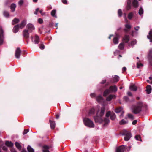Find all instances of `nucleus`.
<instances>
[{"label":"nucleus","mask_w":152,"mask_h":152,"mask_svg":"<svg viewBox=\"0 0 152 152\" xmlns=\"http://www.w3.org/2000/svg\"><path fill=\"white\" fill-rule=\"evenodd\" d=\"M143 106V103L142 102H138L136 105L132 106V112L136 114L139 113L141 111Z\"/></svg>","instance_id":"nucleus-1"},{"label":"nucleus","mask_w":152,"mask_h":152,"mask_svg":"<svg viewBox=\"0 0 152 152\" xmlns=\"http://www.w3.org/2000/svg\"><path fill=\"white\" fill-rule=\"evenodd\" d=\"M83 121L86 126L91 128H94V124L93 121L88 118H84Z\"/></svg>","instance_id":"nucleus-2"},{"label":"nucleus","mask_w":152,"mask_h":152,"mask_svg":"<svg viewBox=\"0 0 152 152\" xmlns=\"http://www.w3.org/2000/svg\"><path fill=\"white\" fill-rule=\"evenodd\" d=\"M28 32V30L25 29L23 31V36L25 38L27 39L26 41L27 43H28V41L27 39H29V35Z\"/></svg>","instance_id":"nucleus-3"},{"label":"nucleus","mask_w":152,"mask_h":152,"mask_svg":"<svg viewBox=\"0 0 152 152\" xmlns=\"http://www.w3.org/2000/svg\"><path fill=\"white\" fill-rule=\"evenodd\" d=\"M101 117L102 116H100L99 114V112H98L96 114V115L94 117L95 122H102L103 120Z\"/></svg>","instance_id":"nucleus-4"},{"label":"nucleus","mask_w":152,"mask_h":152,"mask_svg":"<svg viewBox=\"0 0 152 152\" xmlns=\"http://www.w3.org/2000/svg\"><path fill=\"white\" fill-rule=\"evenodd\" d=\"M31 39L32 41L35 44H38L40 41V39L38 36L36 35L34 37V40L33 41V37H31Z\"/></svg>","instance_id":"nucleus-5"},{"label":"nucleus","mask_w":152,"mask_h":152,"mask_svg":"<svg viewBox=\"0 0 152 152\" xmlns=\"http://www.w3.org/2000/svg\"><path fill=\"white\" fill-rule=\"evenodd\" d=\"M115 34L116 36L113 38V42L115 44H118V40L120 37V36L118 33L115 32Z\"/></svg>","instance_id":"nucleus-6"},{"label":"nucleus","mask_w":152,"mask_h":152,"mask_svg":"<svg viewBox=\"0 0 152 152\" xmlns=\"http://www.w3.org/2000/svg\"><path fill=\"white\" fill-rule=\"evenodd\" d=\"M26 28L27 29V30H28V31L30 33L32 32L35 29L34 25L31 23H29L27 25Z\"/></svg>","instance_id":"nucleus-7"},{"label":"nucleus","mask_w":152,"mask_h":152,"mask_svg":"<svg viewBox=\"0 0 152 152\" xmlns=\"http://www.w3.org/2000/svg\"><path fill=\"white\" fill-rule=\"evenodd\" d=\"M21 53V51L20 48H17L16 50L15 53V56L17 58L19 59L20 58Z\"/></svg>","instance_id":"nucleus-8"},{"label":"nucleus","mask_w":152,"mask_h":152,"mask_svg":"<svg viewBox=\"0 0 152 152\" xmlns=\"http://www.w3.org/2000/svg\"><path fill=\"white\" fill-rule=\"evenodd\" d=\"M124 145H121L117 148L116 152H124Z\"/></svg>","instance_id":"nucleus-9"},{"label":"nucleus","mask_w":152,"mask_h":152,"mask_svg":"<svg viewBox=\"0 0 152 152\" xmlns=\"http://www.w3.org/2000/svg\"><path fill=\"white\" fill-rule=\"evenodd\" d=\"M26 24V20H23L21 23L20 24H18L19 25L20 28H23Z\"/></svg>","instance_id":"nucleus-10"},{"label":"nucleus","mask_w":152,"mask_h":152,"mask_svg":"<svg viewBox=\"0 0 152 152\" xmlns=\"http://www.w3.org/2000/svg\"><path fill=\"white\" fill-rule=\"evenodd\" d=\"M129 37L128 35H125L123 38V41L125 43H127L129 41Z\"/></svg>","instance_id":"nucleus-11"},{"label":"nucleus","mask_w":152,"mask_h":152,"mask_svg":"<svg viewBox=\"0 0 152 152\" xmlns=\"http://www.w3.org/2000/svg\"><path fill=\"white\" fill-rule=\"evenodd\" d=\"M49 121L50 124V126L51 129H54L55 128L56 126L55 122L51 120H50Z\"/></svg>","instance_id":"nucleus-12"},{"label":"nucleus","mask_w":152,"mask_h":152,"mask_svg":"<svg viewBox=\"0 0 152 152\" xmlns=\"http://www.w3.org/2000/svg\"><path fill=\"white\" fill-rule=\"evenodd\" d=\"M20 28V27L19 26V25H15L13 27V28L12 30V31L14 33H16L18 31L19 29Z\"/></svg>","instance_id":"nucleus-13"},{"label":"nucleus","mask_w":152,"mask_h":152,"mask_svg":"<svg viewBox=\"0 0 152 152\" xmlns=\"http://www.w3.org/2000/svg\"><path fill=\"white\" fill-rule=\"evenodd\" d=\"M51 147L47 145H44L43 146V152H50L48 149Z\"/></svg>","instance_id":"nucleus-14"},{"label":"nucleus","mask_w":152,"mask_h":152,"mask_svg":"<svg viewBox=\"0 0 152 152\" xmlns=\"http://www.w3.org/2000/svg\"><path fill=\"white\" fill-rule=\"evenodd\" d=\"M117 88L116 86H111L109 88L110 92H115L117 91Z\"/></svg>","instance_id":"nucleus-15"},{"label":"nucleus","mask_w":152,"mask_h":152,"mask_svg":"<svg viewBox=\"0 0 152 152\" xmlns=\"http://www.w3.org/2000/svg\"><path fill=\"white\" fill-rule=\"evenodd\" d=\"M151 87L149 85H148L146 87V91L147 94H149L151 91Z\"/></svg>","instance_id":"nucleus-16"},{"label":"nucleus","mask_w":152,"mask_h":152,"mask_svg":"<svg viewBox=\"0 0 152 152\" xmlns=\"http://www.w3.org/2000/svg\"><path fill=\"white\" fill-rule=\"evenodd\" d=\"M116 96L114 95H110L108 96L107 97L106 100L107 101H110L113 98H115Z\"/></svg>","instance_id":"nucleus-17"},{"label":"nucleus","mask_w":152,"mask_h":152,"mask_svg":"<svg viewBox=\"0 0 152 152\" xmlns=\"http://www.w3.org/2000/svg\"><path fill=\"white\" fill-rule=\"evenodd\" d=\"M105 110L104 107H101V111L99 113V114L100 116L102 117L104 114V112Z\"/></svg>","instance_id":"nucleus-18"},{"label":"nucleus","mask_w":152,"mask_h":152,"mask_svg":"<svg viewBox=\"0 0 152 152\" xmlns=\"http://www.w3.org/2000/svg\"><path fill=\"white\" fill-rule=\"evenodd\" d=\"M130 89L132 91H136L137 89V88L134 85H131L130 86Z\"/></svg>","instance_id":"nucleus-19"},{"label":"nucleus","mask_w":152,"mask_h":152,"mask_svg":"<svg viewBox=\"0 0 152 152\" xmlns=\"http://www.w3.org/2000/svg\"><path fill=\"white\" fill-rule=\"evenodd\" d=\"M104 126H107L108 125V124L109 123L110 121L108 118H105L104 119Z\"/></svg>","instance_id":"nucleus-20"},{"label":"nucleus","mask_w":152,"mask_h":152,"mask_svg":"<svg viewBox=\"0 0 152 152\" xmlns=\"http://www.w3.org/2000/svg\"><path fill=\"white\" fill-rule=\"evenodd\" d=\"M149 35L147 36L148 39L150 40V41L152 42V30H151L149 31Z\"/></svg>","instance_id":"nucleus-21"},{"label":"nucleus","mask_w":152,"mask_h":152,"mask_svg":"<svg viewBox=\"0 0 152 152\" xmlns=\"http://www.w3.org/2000/svg\"><path fill=\"white\" fill-rule=\"evenodd\" d=\"M19 21L20 20L19 19L15 18L12 20V25H15L18 23Z\"/></svg>","instance_id":"nucleus-22"},{"label":"nucleus","mask_w":152,"mask_h":152,"mask_svg":"<svg viewBox=\"0 0 152 152\" xmlns=\"http://www.w3.org/2000/svg\"><path fill=\"white\" fill-rule=\"evenodd\" d=\"M132 4L135 8H137L138 5V2L137 0H133Z\"/></svg>","instance_id":"nucleus-23"},{"label":"nucleus","mask_w":152,"mask_h":152,"mask_svg":"<svg viewBox=\"0 0 152 152\" xmlns=\"http://www.w3.org/2000/svg\"><path fill=\"white\" fill-rule=\"evenodd\" d=\"M5 144L8 147H12L13 146V143L11 141H6Z\"/></svg>","instance_id":"nucleus-24"},{"label":"nucleus","mask_w":152,"mask_h":152,"mask_svg":"<svg viewBox=\"0 0 152 152\" xmlns=\"http://www.w3.org/2000/svg\"><path fill=\"white\" fill-rule=\"evenodd\" d=\"M110 90L109 89H106L104 91L103 93V96L104 97H106L107 95L110 93Z\"/></svg>","instance_id":"nucleus-25"},{"label":"nucleus","mask_w":152,"mask_h":152,"mask_svg":"<svg viewBox=\"0 0 152 152\" xmlns=\"http://www.w3.org/2000/svg\"><path fill=\"white\" fill-rule=\"evenodd\" d=\"M148 58L150 62L152 61V50L149 51V53L148 55Z\"/></svg>","instance_id":"nucleus-26"},{"label":"nucleus","mask_w":152,"mask_h":152,"mask_svg":"<svg viewBox=\"0 0 152 152\" xmlns=\"http://www.w3.org/2000/svg\"><path fill=\"white\" fill-rule=\"evenodd\" d=\"M16 7V5L15 4L13 3L11 5L10 8L12 12L15 11V9Z\"/></svg>","instance_id":"nucleus-27"},{"label":"nucleus","mask_w":152,"mask_h":152,"mask_svg":"<svg viewBox=\"0 0 152 152\" xmlns=\"http://www.w3.org/2000/svg\"><path fill=\"white\" fill-rule=\"evenodd\" d=\"M15 145L16 147L19 150H20L21 149V146L20 144L18 142H16L15 143Z\"/></svg>","instance_id":"nucleus-28"},{"label":"nucleus","mask_w":152,"mask_h":152,"mask_svg":"<svg viewBox=\"0 0 152 152\" xmlns=\"http://www.w3.org/2000/svg\"><path fill=\"white\" fill-rule=\"evenodd\" d=\"M124 138V140L126 141H127L129 140L131 137V134L125 135Z\"/></svg>","instance_id":"nucleus-29"},{"label":"nucleus","mask_w":152,"mask_h":152,"mask_svg":"<svg viewBox=\"0 0 152 152\" xmlns=\"http://www.w3.org/2000/svg\"><path fill=\"white\" fill-rule=\"evenodd\" d=\"M115 118L116 115L115 113L113 112H112L110 117V119L112 120H113L115 119Z\"/></svg>","instance_id":"nucleus-30"},{"label":"nucleus","mask_w":152,"mask_h":152,"mask_svg":"<svg viewBox=\"0 0 152 152\" xmlns=\"http://www.w3.org/2000/svg\"><path fill=\"white\" fill-rule=\"evenodd\" d=\"M113 79L114 82H117L119 81V77L117 75H115Z\"/></svg>","instance_id":"nucleus-31"},{"label":"nucleus","mask_w":152,"mask_h":152,"mask_svg":"<svg viewBox=\"0 0 152 152\" xmlns=\"http://www.w3.org/2000/svg\"><path fill=\"white\" fill-rule=\"evenodd\" d=\"M0 37H4V35L3 34L4 31L2 29V28L1 26H0Z\"/></svg>","instance_id":"nucleus-32"},{"label":"nucleus","mask_w":152,"mask_h":152,"mask_svg":"<svg viewBox=\"0 0 152 152\" xmlns=\"http://www.w3.org/2000/svg\"><path fill=\"white\" fill-rule=\"evenodd\" d=\"M27 149L28 152H34V151L33 149L30 145H28V146Z\"/></svg>","instance_id":"nucleus-33"},{"label":"nucleus","mask_w":152,"mask_h":152,"mask_svg":"<svg viewBox=\"0 0 152 152\" xmlns=\"http://www.w3.org/2000/svg\"><path fill=\"white\" fill-rule=\"evenodd\" d=\"M4 15L6 17L8 18L9 16V14L8 11H4L3 12Z\"/></svg>","instance_id":"nucleus-34"},{"label":"nucleus","mask_w":152,"mask_h":152,"mask_svg":"<svg viewBox=\"0 0 152 152\" xmlns=\"http://www.w3.org/2000/svg\"><path fill=\"white\" fill-rule=\"evenodd\" d=\"M135 138L137 140H139L140 141H142V140L141 139L140 135H136L135 136Z\"/></svg>","instance_id":"nucleus-35"},{"label":"nucleus","mask_w":152,"mask_h":152,"mask_svg":"<svg viewBox=\"0 0 152 152\" xmlns=\"http://www.w3.org/2000/svg\"><path fill=\"white\" fill-rule=\"evenodd\" d=\"M130 134H131L130 132H128L126 130H124L122 132V134L123 135H126Z\"/></svg>","instance_id":"nucleus-36"},{"label":"nucleus","mask_w":152,"mask_h":152,"mask_svg":"<svg viewBox=\"0 0 152 152\" xmlns=\"http://www.w3.org/2000/svg\"><path fill=\"white\" fill-rule=\"evenodd\" d=\"M124 100L126 102H130L131 101L129 99V98L127 96H125L123 98Z\"/></svg>","instance_id":"nucleus-37"},{"label":"nucleus","mask_w":152,"mask_h":152,"mask_svg":"<svg viewBox=\"0 0 152 152\" xmlns=\"http://www.w3.org/2000/svg\"><path fill=\"white\" fill-rule=\"evenodd\" d=\"M122 110V108L121 107H120L116 108L115 110V111L116 113H119Z\"/></svg>","instance_id":"nucleus-38"},{"label":"nucleus","mask_w":152,"mask_h":152,"mask_svg":"<svg viewBox=\"0 0 152 152\" xmlns=\"http://www.w3.org/2000/svg\"><path fill=\"white\" fill-rule=\"evenodd\" d=\"M124 47V44L123 43H121L118 46V48L122 50H123Z\"/></svg>","instance_id":"nucleus-39"},{"label":"nucleus","mask_w":152,"mask_h":152,"mask_svg":"<svg viewBox=\"0 0 152 152\" xmlns=\"http://www.w3.org/2000/svg\"><path fill=\"white\" fill-rule=\"evenodd\" d=\"M96 99L98 102H99L102 100V97L101 95H99L96 97Z\"/></svg>","instance_id":"nucleus-40"},{"label":"nucleus","mask_w":152,"mask_h":152,"mask_svg":"<svg viewBox=\"0 0 152 152\" xmlns=\"http://www.w3.org/2000/svg\"><path fill=\"white\" fill-rule=\"evenodd\" d=\"M127 123V122L123 119L121 121L119 122V124L120 125H124Z\"/></svg>","instance_id":"nucleus-41"},{"label":"nucleus","mask_w":152,"mask_h":152,"mask_svg":"<svg viewBox=\"0 0 152 152\" xmlns=\"http://www.w3.org/2000/svg\"><path fill=\"white\" fill-rule=\"evenodd\" d=\"M56 13V10H52L51 12V15L54 17H56V15H55Z\"/></svg>","instance_id":"nucleus-42"},{"label":"nucleus","mask_w":152,"mask_h":152,"mask_svg":"<svg viewBox=\"0 0 152 152\" xmlns=\"http://www.w3.org/2000/svg\"><path fill=\"white\" fill-rule=\"evenodd\" d=\"M39 47L42 50L44 49L45 48V46L42 42H41V43L39 45Z\"/></svg>","instance_id":"nucleus-43"},{"label":"nucleus","mask_w":152,"mask_h":152,"mask_svg":"<svg viewBox=\"0 0 152 152\" xmlns=\"http://www.w3.org/2000/svg\"><path fill=\"white\" fill-rule=\"evenodd\" d=\"M122 12L121 9H119L118 10V15L119 17L122 16Z\"/></svg>","instance_id":"nucleus-44"},{"label":"nucleus","mask_w":152,"mask_h":152,"mask_svg":"<svg viewBox=\"0 0 152 152\" xmlns=\"http://www.w3.org/2000/svg\"><path fill=\"white\" fill-rule=\"evenodd\" d=\"M143 11L142 8V7H140L139 11V14L141 15L143 14Z\"/></svg>","instance_id":"nucleus-45"},{"label":"nucleus","mask_w":152,"mask_h":152,"mask_svg":"<svg viewBox=\"0 0 152 152\" xmlns=\"http://www.w3.org/2000/svg\"><path fill=\"white\" fill-rule=\"evenodd\" d=\"M128 117L130 119L132 120L134 119V116L133 115L131 114H128Z\"/></svg>","instance_id":"nucleus-46"},{"label":"nucleus","mask_w":152,"mask_h":152,"mask_svg":"<svg viewBox=\"0 0 152 152\" xmlns=\"http://www.w3.org/2000/svg\"><path fill=\"white\" fill-rule=\"evenodd\" d=\"M95 109L94 108H91L89 111V114H93L95 112Z\"/></svg>","instance_id":"nucleus-47"},{"label":"nucleus","mask_w":152,"mask_h":152,"mask_svg":"<svg viewBox=\"0 0 152 152\" xmlns=\"http://www.w3.org/2000/svg\"><path fill=\"white\" fill-rule=\"evenodd\" d=\"M137 42V41L136 40H133L131 41L130 44L131 46H133L135 45Z\"/></svg>","instance_id":"nucleus-48"},{"label":"nucleus","mask_w":152,"mask_h":152,"mask_svg":"<svg viewBox=\"0 0 152 152\" xmlns=\"http://www.w3.org/2000/svg\"><path fill=\"white\" fill-rule=\"evenodd\" d=\"M133 16V14L132 13L130 12L128 14V18L129 19H131L132 18Z\"/></svg>","instance_id":"nucleus-49"},{"label":"nucleus","mask_w":152,"mask_h":152,"mask_svg":"<svg viewBox=\"0 0 152 152\" xmlns=\"http://www.w3.org/2000/svg\"><path fill=\"white\" fill-rule=\"evenodd\" d=\"M125 27L126 28L128 29L129 30L130 29L131 27V26L129 24H126L125 25Z\"/></svg>","instance_id":"nucleus-50"},{"label":"nucleus","mask_w":152,"mask_h":152,"mask_svg":"<svg viewBox=\"0 0 152 152\" xmlns=\"http://www.w3.org/2000/svg\"><path fill=\"white\" fill-rule=\"evenodd\" d=\"M111 112L110 111H108L106 114V116L107 117H108L109 116L110 117V115H111Z\"/></svg>","instance_id":"nucleus-51"},{"label":"nucleus","mask_w":152,"mask_h":152,"mask_svg":"<svg viewBox=\"0 0 152 152\" xmlns=\"http://www.w3.org/2000/svg\"><path fill=\"white\" fill-rule=\"evenodd\" d=\"M143 66L142 64L141 63H139L137 62V67L138 68H140V67Z\"/></svg>","instance_id":"nucleus-52"},{"label":"nucleus","mask_w":152,"mask_h":152,"mask_svg":"<svg viewBox=\"0 0 152 152\" xmlns=\"http://www.w3.org/2000/svg\"><path fill=\"white\" fill-rule=\"evenodd\" d=\"M29 130V129H24L23 133V134L25 135L28 132Z\"/></svg>","instance_id":"nucleus-53"},{"label":"nucleus","mask_w":152,"mask_h":152,"mask_svg":"<svg viewBox=\"0 0 152 152\" xmlns=\"http://www.w3.org/2000/svg\"><path fill=\"white\" fill-rule=\"evenodd\" d=\"M131 7V4H127L126 9L127 10H129Z\"/></svg>","instance_id":"nucleus-54"},{"label":"nucleus","mask_w":152,"mask_h":152,"mask_svg":"<svg viewBox=\"0 0 152 152\" xmlns=\"http://www.w3.org/2000/svg\"><path fill=\"white\" fill-rule=\"evenodd\" d=\"M23 1L22 0H20L19 1V2H18V4H19L20 5V6H21L23 4Z\"/></svg>","instance_id":"nucleus-55"},{"label":"nucleus","mask_w":152,"mask_h":152,"mask_svg":"<svg viewBox=\"0 0 152 152\" xmlns=\"http://www.w3.org/2000/svg\"><path fill=\"white\" fill-rule=\"evenodd\" d=\"M62 2L65 4H67V1L66 0H61Z\"/></svg>","instance_id":"nucleus-56"},{"label":"nucleus","mask_w":152,"mask_h":152,"mask_svg":"<svg viewBox=\"0 0 152 152\" xmlns=\"http://www.w3.org/2000/svg\"><path fill=\"white\" fill-rule=\"evenodd\" d=\"M39 10V8H37L36 9L35 11L34 12V13L35 15H37L38 11Z\"/></svg>","instance_id":"nucleus-57"},{"label":"nucleus","mask_w":152,"mask_h":152,"mask_svg":"<svg viewBox=\"0 0 152 152\" xmlns=\"http://www.w3.org/2000/svg\"><path fill=\"white\" fill-rule=\"evenodd\" d=\"M2 149L5 151H7V148L5 146H3L2 147Z\"/></svg>","instance_id":"nucleus-58"},{"label":"nucleus","mask_w":152,"mask_h":152,"mask_svg":"<svg viewBox=\"0 0 152 152\" xmlns=\"http://www.w3.org/2000/svg\"><path fill=\"white\" fill-rule=\"evenodd\" d=\"M38 21L39 23L41 24L43 23V20L41 18H39L38 19Z\"/></svg>","instance_id":"nucleus-59"},{"label":"nucleus","mask_w":152,"mask_h":152,"mask_svg":"<svg viewBox=\"0 0 152 152\" xmlns=\"http://www.w3.org/2000/svg\"><path fill=\"white\" fill-rule=\"evenodd\" d=\"M137 120H134L132 122V124L133 125H135L137 124Z\"/></svg>","instance_id":"nucleus-60"},{"label":"nucleus","mask_w":152,"mask_h":152,"mask_svg":"<svg viewBox=\"0 0 152 152\" xmlns=\"http://www.w3.org/2000/svg\"><path fill=\"white\" fill-rule=\"evenodd\" d=\"M123 30L125 33H127L129 31V29L126 28H124Z\"/></svg>","instance_id":"nucleus-61"},{"label":"nucleus","mask_w":152,"mask_h":152,"mask_svg":"<svg viewBox=\"0 0 152 152\" xmlns=\"http://www.w3.org/2000/svg\"><path fill=\"white\" fill-rule=\"evenodd\" d=\"M127 94L128 96H132V93H131V92H128Z\"/></svg>","instance_id":"nucleus-62"},{"label":"nucleus","mask_w":152,"mask_h":152,"mask_svg":"<svg viewBox=\"0 0 152 152\" xmlns=\"http://www.w3.org/2000/svg\"><path fill=\"white\" fill-rule=\"evenodd\" d=\"M132 0H127V4H131Z\"/></svg>","instance_id":"nucleus-63"},{"label":"nucleus","mask_w":152,"mask_h":152,"mask_svg":"<svg viewBox=\"0 0 152 152\" xmlns=\"http://www.w3.org/2000/svg\"><path fill=\"white\" fill-rule=\"evenodd\" d=\"M140 27L139 26H137L134 28V29L136 31H138Z\"/></svg>","instance_id":"nucleus-64"}]
</instances>
